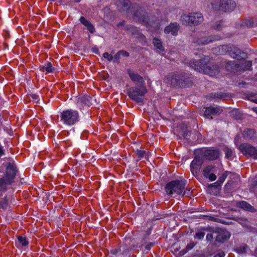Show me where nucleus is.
Returning <instances> with one entry per match:
<instances>
[{
    "mask_svg": "<svg viewBox=\"0 0 257 257\" xmlns=\"http://www.w3.org/2000/svg\"><path fill=\"white\" fill-rule=\"evenodd\" d=\"M240 26L241 27L243 28H250L253 27V21L252 20H244L243 21H241L240 23Z\"/></svg>",
    "mask_w": 257,
    "mask_h": 257,
    "instance_id": "obj_29",
    "label": "nucleus"
},
{
    "mask_svg": "<svg viewBox=\"0 0 257 257\" xmlns=\"http://www.w3.org/2000/svg\"><path fill=\"white\" fill-rule=\"evenodd\" d=\"M153 43L154 47L156 49V51L158 52H162L164 50V47L162 45L161 41L157 38H155L153 39Z\"/></svg>",
    "mask_w": 257,
    "mask_h": 257,
    "instance_id": "obj_28",
    "label": "nucleus"
},
{
    "mask_svg": "<svg viewBox=\"0 0 257 257\" xmlns=\"http://www.w3.org/2000/svg\"><path fill=\"white\" fill-rule=\"evenodd\" d=\"M224 0H210L209 4L211 9L214 11H220L223 12Z\"/></svg>",
    "mask_w": 257,
    "mask_h": 257,
    "instance_id": "obj_19",
    "label": "nucleus"
},
{
    "mask_svg": "<svg viewBox=\"0 0 257 257\" xmlns=\"http://www.w3.org/2000/svg\"><path fill=\"white\" fill-rule=\"evenodd\" d=\"M119 251V249L114 248V249H112L110 250V253L112 254L115 255V254H117Z\"/></svg>",
    "mask_w": 257,
    "mask_h": 257,
    "instance_id": "obj_49",
    "label": "nucleus"
},
{
    "mask_svg": "<svg viewBox=\"0 0 257 257\" xmlns=\"http://www.w3.org/2000/svg\"><path fill=\"white\" fill-rule=\"evenodd\" d=\"M124 21H122L121 22H119L118 24H117V26L118 27H120V26H122L123 28L122 29H124V30H125V29H127L128 30L129 29V27L128 26H124Z\"/></svg>",
    "mask_w": 257,
    "mask_h": 257,
    "instance_id": "obj_42",
    "label": "nucleus"
},
{
    "mask_svg": "<svg viewBox=\"0 0 257 257\" xmlns=\"http://www.w3.org/2000/svg\"><path fill=\"white\" fill-rule=\"evenodd\" d=\"M166 81L172 86L188 87L193 83L192 76L183 72L171 73L166 76Z\"/></svg>",
    "mask_w": 257,
    "mask_h": 257,
    "instance_id": "obj_3",
    "label": "nucleus"
},
{
    "mask_svg": "<svg viewBox=\"0 0 257 257\" xmlns=\"http://www.w3.org/2000/svg\"><path fill=\"white\" fill-rule=\"evenodd\" d=\"M222 22L217 21L213 26V28L216 30H220L222 26Z\"/></svg>",
    "mask_w": 257,
    "mask_h": 257,
    "instance_id": "obj_38",
    "label": "nucleus"
},
{
    "mask_svg": "<svg viewBox=\"0 0 257 257\" xmlns=\"http://www.w3.org/2000/svg\"><path fill=\"white\" fill-rule=\"evenodd\" d=\"M121 54H119V51H118L114 57H113V59L118 60L120 57Z\"/></svg>",
    "mask_w": 257,
    "mask_h": 257,
    "instance_id": "obj_48",
    "label": "nucleus"
},
{
    "mask_svg": "<svg viewBox=\"0 0 257 257\" xmlns=\"http://www.w3.org/2000/svg\"><path fill=\"white\" fill-rule=\"evenodd\" d=\"M213 232L216 234L215 240L218 243H224L230 237L229 232L224 228H216L214 230Z\"/></svg>",
    "mask_w": 257,
    "mask_h": 257,
    "instance_id": "obj_10",
    "label": "nucleus"
},
{
    "mask_svg": "<svg viewBox=\"0 0 257 257\" xmlns=\"http://www.w3.org/2000/svg\"><path fill=\"white\" fill-rule=\"evenodd\" d=\"M103 56L104 58L107 59L109 61H110L113 59V56L107 52H105L103 54Z\"/></svg>",
    "mask_w": 257,
    "mask_h": 257,
    "instance_id": "obj_40",
    "label": "nucleus"
},
{
    "mask_svg": "<svg viewBox=\"0 0 257 257\" xmlns=\"http://www.w3.org/2000/svg\"><path fill=\"white\" fill-rule=\"evenodd\" d=\"M195 245V243L193 242H191L189 243L186 246L185 249L182 250L180 253H181V255L184 254L185 253H186L188 250L191 249L193 248Z\"/></svg>",
    "mask_w": 257,
    "mask_h": 257,
    "instance_id": "obj_32",
    "label": "nucleus"
},
{
    "mask_svg": "<svg viewBox=\"0 0 257 257\" xmlns=\"http://www.w3.org/2000/svg\"><path fill=\"white\" fill-rule=\"evenodd\" d=\"M253 110L255 112L257 113V107L256 108H253Z\"/></svg>",
    "mask_w": 257,
    "mask_h": 257,
    "instance_id": "obj_54",
    "label": "nucleus"
},
{
    "mask_svg": "<svg viewBox=\"0 0 257 257\" xmlns=\"http://www.w3.org/2000/svg\"><path fill=\"white\" fill-rule=\"evenodd\" d=\"M92 98L89 95H84L80 98V101L83 103L89 106L91 104Z\"/></svg>",
    "mask_w": 257,
    "mask_h": 257,
    "instance_id": "obj_31",
    "label": "nucleus"
},
{
    "mask_svg": "<svg viewBox=\"0 0 257 257\" xmlns=\"http://www.w3.org/2000/svg\"><path fill=\"white\" fill-rule=\"evenodd\" d=\"M16 173V165L13 163H9L4 177L0 178V191H6L7 190V186L11 185L14 181Z\"/></svg>",
    "mask_w": 257,
    "mask_h": 257,
    "instance_id": "obj_4",
    "label": "nucleus"
},
{
    "mask_svg": "<svg viewBox=\"0 0 257 257\" xmlns=\"http://www.w3.org/2000/svg\"><path fill=\"white\" fill-rule=\"evenodd\" d=\"M254 64H256V67H257V58H256L254 60Z\"/></svg>",
    "mask_w": 257,
    "mask_h": 257,
    "instance_id": "obj_55",
    "label": "nucleus"
},
{
    "mask_svg": "<svg viewBox=\"0 0 257 257\" xmlns=\"http://www.w3.org/2000/svg\"><path fill=\"white\" fill-rule=\"evenodd\" d=\"M255 189H257V184H256V186L255 187Z\"/></svg>",
    "mask_w": 257,
    "mask_h": 257,
    "instance_id": "obj_58",
    "label": "nucleus"
},
{
    "mask_svg": "<svg viewBox=\"0 0 257 257\" xmlns=\"http://www.w3.org/2000/svg\"><path fill=\"white\" fill-rule=\"evenodd\" d=\"M242 136L247 141L254 140L256 139L255 132L252 129H245L242 133Z\"/></svg>",
    "mask_w": 257,
    "mask_h": 257,
    "instance_id": "obj_21",
    "label": "nucleus"
},
{
    "mask_svg": "<svg viewBox=\"0 0 257 257\" xmlns=\"http://www.w3.org/2000/svg\"><path fill=\"white\" fill-rule=\"evenodd\" d=\"M190 132L188 131H186L184 132L183 136L185 138H187L188 137L190 136Z\"/></svg>",
    "mask_w": 257,
    "mask_h": 257,
    "instance_id": "obj_50",
    "label": "nucleus"
},
{
    "mask_svg": "<svg viewBox=\"0 0 257 257\" xmlns=\"http://www.w3.org/2000/svg\"><path fill=\"white\" fill-rule=\"evenodd\" d=\"M205 235V233L204 232L202 231H198L194 235V238L195 239H198V240H201L202 239L204 236Z\"/></svg>",
    "mask_w": 257,
    "mask_h": 257,
    "instance_id": "obj_33",
    "label": "nucleus"
},
{
    "mask_svg": "<svg viewBox=\"0 0 257 257\" xmlns=\"http://www.w3.org/2000/svg\"><path fill=\"white\" fill-rule=\"evenodd\" d=\"M127 73L131 80L137 84H141L144 82L143 78L137 73L132 72L131 70H127Z\"/></svg>",
    "mask_w": 257,
    "mask_h": 257,
    "instance_id": "obj_22",
    "label": "nucleus"
},
{
    "mask_svg": "<svg viewBox=\"0 0 257 257\" xmlns=\"http://www.w3.org/2000/svg\"><path fill=\"white\" fill-rule=\"evenodd\" d=\"M98 50L97 48H93V52H95V53H97L98 52Z\"/></svg>",
    "mask_w": 257,
    "mask_h": 257,
    "instance_id": "obj_53",
    "label": "nucleus"
},
{
    "mask_svg": "<svg viewBox=\"0 0 257 257\" xmlns=\"http://www.w3.org/2000/svg\"><path fill=\"white\" fill-rule=\"evenodd\" d=\"M116 3L119 11L121 12L125 11L126 13L132 16L135 21H138L143 25L148 23V16L144 9L138 5H131L128 0H118Z\"/></svg>",
    "mask_w": 257,
    "mask_h": 257,
    "instance_id": "obj_1",
    "label": "nucleus"
},
{
    "mask_svg": "<svg viewBox=\"0 0 257 257\" xmlns=\"http://www.w3.org/2000/svg\"><path fill=\"white\" fill-rule=\"evenodd\" d=\"M225 68L227 71L234 73L241 72V68L239 62L236 63L234 61H228L225 65Z\"/></svg>",
    "mask_w": 257,
    "mask_h": 257,
    "instance_id": "obj_16",
    "label": "nucleus"
},
{
    "mask_svg": "<svg viewBox=\"0 0 257 257\" xmlns=\"http://www.w3.org/2000/svg\"><path fill=\"white\" fill-rule=\"evenodd\" d=\"M224 151L225 152V157L228 158L232 156L233 152L231 149H230L227 147H225L224 149Z\"/></svg>",
    "mask_w": 257,
    "mask_h": 257,
    "instance_id": "obj_36",
    "label": "nucleus"
},
{
    "mask_svg": "<svg viewBox=\"0 0 257 257\" xmlns=\"http://www.w3.org/2000/svg\"><path fill=\"white\" fill-rule=\"evenodd\" d=\"M227 54L232 58L237 59L238 61L244 59L246 54L240 49L234 45L229 46Z\"/></svg>",
    "mask_w": 257,
    "mask_h": 257,
    "instance_id": "obj_11",
    "label": "nucleus"
},
{
    "mask_svg": "<svg viewBox=\"0 0 257 257\" xmlns=\"http://www.w3.org/2000/svg\"><path fill=\"white\" fill-rule=\"evenodd\" d=\"M79 120V114L77 111L73 109H67L60 113V120L64 124L72 125L76 123Z\"/></svg>",
    "mask_w": 257,
    "mask_h": 257,
    "instance_id": "obj_7",
    "label": "nucleus"
},
{
    "mask_svg": "<svg viewBox=\"0 0 257 257\" xmlns=\"http://www.w3.org/2000/svg\"><path fill=\"white\" fill-rule=\"evenodd\" d=\"M186 184L183 181L175 180L168 183L165 187V191L167 194L173 196L177 195L185 194V188Z\"/></svg>",
    "mask_w": 257,
    "mask_h": 257,
    "instance_id": "obj_5",
    "label": "nucleus"
},
{
    "mask_svg": "<svg viewBox=\"0 0 257 257\" xmlns=\"http://www.w3.org/2000/svg\"><path fill=\"white\" fill-rule=\"evenodd\" d=\"M119 54H120L121 55L124 57H128L129 56V53L127 52L124 50L119 51Z\"/></svg>",
    "mask_w": 257,
    "mask_h": 257,
    "instance_id": "obj_44",
    "label": "nucleus"
},
{
    "mask_svg": "<svg viewBox=\"0 0 257 257\" xmlns=\"http://www.w3.org/2000/svg\"><path fill=\"white\" fill-rule=\"evenodd\" d=\"M81 0H75L76 2H79Z\"/></svg>",
    "mask_w": 257,
    "mask_h": 257,
    "instance_id": "obj_56",
    "label": "nucleus"
},
{
    "mask_svg": "<svg viewBox=\"0 0 257 257\" xmlns=\"http://www.w3.org/2000/svg\"><path fill=\"white\" fill-rule=\"evenodd\" d=\"M229 45H222L216 47L213 49L214 53L217 55H224L227 54Z\"/></svg>",
    "mask_w": 257,
    "mask_h": 257,
    "instance_id": "obj_24",
    "label": "nucleus"
},
{
    "mask_svg": "<svg viewBox=\"0 0 257 257\" xmlns=\"http://www.w3.org/2000/svg\"><path fill=\"white\" fill-rule=\"evenodd\" d=\"M240 151L245 156L257 159V147L247 143H243L238 147Z\"/></svg>",
    "mask_w": 257,
    "mask_h": 257,
    "instance_id": "obj_9",
    "label": "nucleus"
},
{
    "mask_svg": "<svg viewBox=\"0 0 257 257\" xmlns=\"http://www.w3.org/2000/svg\"><path fill=\"white\" fill-rule=\"evenodd\" d=\"M79 21L83 25L87 27L90 33H93L95 32V29L93 25L84 17H81Z\"/></svg>",
    "mask_w": 257,
    "mask_h": 257,
    "instance_id": "obj_25",
    "label": "nucleus"
},
{
    "mask_svg": "<svg viewBox=\"0 0 257 257\" xmlns=\"http://www.w3.org/2000/svg\"><path fill=\"white\" fill-rule=\"evenodd\" d=\"M179 29L180 27L177 23H171L169 26L166 27L164 33L166 34L171 33L173 36H176Z\"/></svg>",
    "mask_w": 257,
    "mask_h": 257,
    "instance_id": "obj_17",
    "label": "nucleus"
},
{
    "mask_svg": "<svg viewBox=\"0 0 257 257\" xmlns=\"http://www.w3.org/2000/svg\"><path fill=\"white\" fill-rule=\"evenodd\" d=\"M204 156L206 159L213 160L218 158L219 153L217 150L208 149L205 151Z\"/></svg>",
    "mask_w": 257,
    "mask_h": 257,
    "instance_id": "obj_20",
    "label": "nucleus"
},
{
    "mask_svg": "<svg viewBox=\"0 0 257 257\" xmlns=\"http://www.w3.org/2000/svg\"><path fill=\"white\" fill-rule=\"evenodd\" d=\"M147 91L145 87H132L127 90V94L133 100L142 103Z\"/></svg>",
    "mask_w": 257,
    "mask_h": 257,
    "instance_id": "obj_8",
    "label": "nucleus"
},
{
    "mask_svg": "<svg viewBox=\"0 0 257 257\" xmlns=\"http://www.w3.org/2000/svg\"><path fill=\"white\" fill-rule=\"evenodd\" d=\"M210 97L213 99H225L226 98L229 97V94L222 92H217L211 93Z\"/></svg>",
    "mask_w": 257,
    "mask_h": 257,
    "instance_id": "obj_27",
    "label": "nucleus"
},
{
    "mask_svg": "<svg viewBox=\"0 0 257 257\" xmlns=\"http://www.w3.org/2000/svg\"><path fill=\"white\" fill-rule=\"evenodd\" d=\"M136 154L138 156V158L140 159H141L143 158L145 156H146V152L144 150H137L136 151Z\"/></svg>",
    "mask_w": 257,
    "mask_h": 257,
    "instance_id": "obj_37",
    "label": "nucleus"
},
{
    "mask_svg": "<svg viewBox=\"0 0 257 257\" xmlns=\"http://www.w3.org/2000/svg\"><path fill=\"white\" fill-rule=\"evenodd\" d=\"M189 66L199 73L209 76L218 74L220 70V67L218 64L210 62V59L208 56L204 57L199 60L192 59L190 61Z\"/></svg>",
    "mask_w": 257,
    "mask_h": 257,
    "instance_id": "obj_2",
    "label": "nucleus"
},
{
    "mask_svg": "<svg viewBox=\"0 0 257 257\" xmlns=\"http://www.w3.org/2000/svg\"><path fill=\"white\" fill-rule=\"evenodd\" d=\"M180 20L183 25L196 26L203 23L204 18L201 13L196 12L188 15H182L181 16Z\"/></svg>",
    "mask_w": 257,
    "mask_h": 257,
    "instance_id": "obj_6",
    "label": "nucleus"
},
{
    "mask_svg": "<svg viewBox=\"0 0 257 257\" xmlns=\"http://www.w3.org/2000/svg\"><path fill=\"white\" fill-rule=\"evenodd\" d=\"M237 206L243 209L244 210L250 211L251 212H255L256 209L247 202L241 201L237 203Z\"/></svg>",
    "mask_w": 257,
    "mask_h": 257,
    "instance_id": "obj_23",
    "label": "nucleus"
},
{
    "mask_svg": "<svg viewBox=\"0 0 257 257\" xmlns=\"http://www.w3.org/2000/svg\"><path fill=\"white\" fill-rule=\"evenodd\" d=\"M253 255L257 256V247L254 249Z\"/></svg>",
    "mask_w": 257,
    "mask_h": 257,
    "instance_id": "obj_52",
    "label": "nucleus"
},
{
    "mask_svg": "<svg viewBox=\"0 0 257 257\" xmlns=\"http://www.w3.org/2000/svg\"><path fill=\"white\" fill-rule=\"evenodd\" d=\"M236 139H236V138H235V143H236Z\"/></svg>",
    "mask_w": 257,
    "mask_h": 257,
    "instance_id": "obj_57",
    "label": "nucleus"
},
{
    "mask_svg": "<svg viewBox=\"0 0 257 257\" xmlns=\"http://www.w3.org/2000/svg\"><path fill=\"white\" fill-rule=\"evenodd\" d=\"M202 164V161L200 159L195 158L190 164V169L193 175L196 177L198 176L199 172Z\"/></svg>",
    "mask_w": 257,
    "mask_h": 257,
    "instance_id": "obj_13",
    "label": "nucleus"
},
{
    "mask_svg": "<svg viewBox=\"0 0 257 257\" xmlns=\"http://www.w3.org/2000/svg\"><path fill=\"white\" fill-rule=\"evenodd\" d=\"M247 249H248V247L245 245L237 247L236 250L239 253H244L246 252Z\"/></svg>",
    "mask_w": 257,
    "mask_h": 257,
    "instance_id": "obj_35",
    "label": "nucleus"
},
{
    "mask_svg": "<svg viewBox=\"0 0 257 257\" xmlns=\"http://www.w3.org/2000/svg\"><path fill=\"white\" fill-rule=\"evenodd\" d=\"M221 37L218 35H210L209 36H205L201 38H198L195 42L199 45H207L210 43H212L215 41L219 40Z\"/></svg>",
    "mask_w": 257,
    "mask_h": 257,
    "instance_id": "obj_12",
    "label": "nucleus"
},
{
    "mask_svg": "<svg viewBox=\"0 0 257 257\" xmlns=\"http://www.w3.org/2000/svg\"><path fill=\"white\" fill-rule=\"evenodd\" d=\"M238 62L239 64H240V67L241 68V71L244 70H250L252 66L251 61L244 60H243V59H241V60H239Z\"/></svg>",
    "mask_w": 257,
    "mask_h": 257,
    "instance_id": "obj_26",
    "label": "nucleus"
},
{
    "mask_svg": "<svg viewBox=\"0 0 257 257\" xmlns=\"http://www.w3.org/2000/svg\"><path fill=\"white\" fill-rule=\"evenodd\" d=\"M5 154L3 147L0 145V158Z\"/></svg>",
    "mask_w": 257,
    "mask_h": 257,
    "instance_id": "obj_51",
    "label": "nucleus"
},
{
    "mask_svg": "<svg viewBox=\"0 0 257 257\" xmlns=\"http://www.w3.org/2000/svg\"><path fill=\"white\" fill-rule=\"evenodd\" d=\"M222 111V109L219 106H210L205 108L204 115L206 118L212 119V117L211 116L212 115H215L219 114Z\"/></svg>",
    "mask_w": 257,
    "mask_h": 257,
    "instance_id": "obj_14",
    "label": "nucleus"
},
{
    "mask_svg": "<svg viewBox=\"0 0 257 257\" xmlns=\"http://www.w3.org/2000/svg\"><path fill=\"white\" fill-rule=\"evenodd\" d=\"M223 12L230 13L236 8V3L233 0H224Z\"/></svg>",
    "mask_w": 257,
    "mask_h": 257,
    "instance_id": "obj_18",
    "label": "nucleus"
},
{
    "mask_svg": "<svg viewBox=\"0 0 257 257\" xmlns=\"http://www.w3.org/2000/svg\"><path fill=\"white\" fill-rule=\"evenodd\" d=\"M31 97L32 98V99H33V100L35 102H37L38 103V101H39V96L37 95V94H32L31 95Z\"/></svg>",
    "mask_w": 257,
    "mask_h": 257,
    "instance_id": "obj_43",
    "label": "nucleus"
},
{
    "mask_svg": "<svg viewBox=\"0 0 257 257\" xmlns=\"http://www.w3.org/2000/svg\"><path fill=\"white\" fill-rule=\"evenodd\" d=\"M248 99L251 101L257 103V98L254 95L250 94L248 96Z\"/></svg>",
    "mask_w": 257,
    "mask_h": 257,
    "instance_id": "obj_41",
    "label": "nucleus"
},
{
    "mask_svg": "<svg viewBox=\"0 0 257 257\" xmlns=\"http://www.w3.org/2000/svg\"><path fill=\"white\" fill-rule=\"evenodd\" d=\"M225 255L223 251H219L216 253L213 257H223Z\"/></svg>",
    "mask_w": 257,
    "mask_h": 257,
    "instance_id": "obj_47",
    "label": "nucleus"
},
{
    "mask_svg": "<svg viewBox=\"0 0 257 257\" xmlns=\"http://www.w3.org/2000/svg\"><path fill=\"white\" fill-rule=\"evenodd\" d=\"M0 204L2 205L3 208L7 207L8 205V199L7 197H5L3 199V200L1 202Z\"/></svg>",
    "mask_w": 257,
    "mask_h": 257,
    "instance_id": "obj_39",
    "label": "nucleus"
},
{
    "mask_svg": "<svg viewBox=\"0 0 257 257\" xmlns=\"http://www.w3.org/2000/svg\"><path fill=\"white\" fill-rule=\"evenodd\" d=\"M214 167L212 165H208L204 168L202 172L203 176L213 181L216 179V176L214 174Z\"/></svg>",
    "mask_w": 257,
    "mask_h": 257,
    "instance_id": "obj_15",
    "label": "nucleus"
},
{
    "mask_svg": "<svg viewBox=\"0 0 257 257\" xmlns=\"http://www.w3.org/2000/svg\"><path fill=\"white\" fill-rule=\"evenodd\" d=\"M42 71L45 70L47 72L52 73L54 70V68L52 67V65L51 62H47V63L43 66L41 69Z\"/></svg>",
    "mask_w": 257,
    "mask_h": 257,
    "instance_id": "obj_30",
    "label": "nucleus"
},
{
    "mask_svg": "<svg viewBox=\"0 0 257 257\" xmlns=\"http://www.w3.org/2000/svg\"><path fill=\"white\" fill-rule=\"evenodd\" d=\"M154 243H152V242H150L149 243H148L146 246H145V248L146 249H147L148 250H150V248H151V247H152L153 246H154Z\"/></svg>",
    "mask_w": 257,
    "mask_h": 257,
    "instance_id": "obj_46",
    "label": "nucleus"
},
{
    "mask_svg": "<svg viewBox=\"0 0 257 257\" xmlns=\"http://www.w3.org/2000/svg\"><path fill=\"white\" fill-rule=\"evenodd\" d=\"M213 238V235L212 233H208L206 235V239L208 241L212 240Z\"/></svg>",
    "mask_w": 257,
    "mask_h": 257,
    "instance_id": "obj_45",
    "label": "nucleus"
},
{
    "mask_svg": "<svg viewBox=\"0 0 257 257\" xmlns=\"http://www.w3.org/2000/svg\"><path fill=\"white\" fill-rule=\"evenodd\" d=\"M18 241L22 244L23 246H26L28 244V241L27 240L26 238L23 237L22 236H19L18 237Z\"/></svg>",
    "mask_w": 257,
    "mask_h": 257,
    "instance_id": "obj_34",
    "label": "nucleus"
}]
</instances>
